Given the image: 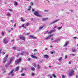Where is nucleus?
Segmentation results:
<instances>
[{
  "label": "nucleus",
  "mask_w": 78,
  "mask_h": 78,
  "mask_svg": "<svg viewBox=\"0 0 78 78\" xmlns=\"http://www.w3.org/2000/svg\"><path fill=\"white\" fill-rule=\"evenodd\" d=\"M56 30H53L49 32L48 30L47 31H46L45 33H44V34H50L51 33H52L53 32H55V31Z\"/></svg>",
  "instance_id": "obj_1"
},
{
  "label": "nucleus",
  "mask_w": 78,
  "mask_h": 78,
  "mask_svg": "<svg viewBox=\"0 0 78 78\" xmlns=\"http://www.w3.org/2000/svg\"><path fill=\"white\" fill-rule=\"evenodd\" d=\"M34 14L35 16H36L39 17H41V16L39 14V13H38V12L37 11L35 12L34 13Z\"/></svg>",
  "instance_id": "obj_2"
},
{
  "label": "nucleus",
  "mask_w": 78,
  "mask_h": 78,
  "mask_svg": "<svg viewBox=\"0 0 78 78\" xmlns=\"http://www.w3.org/2000/svg\"><path fill=\"white\" fill-rule=\"evenodd\" d=\"M13 71H14V69H12L11 71L8 74V75H11V76H14V74L13 73Z\"/></svg>",
  "instance_id": "obj_3"
},
{
  "label": "nucleus",
  "mask_w": 78,
  "mask_h": 78,
  "mask_svg": "<svg viewBox=\"0 0 78 78\" xmlns=\"http://www.w3.org/2000/svg\"><path fill=\"white\" fill-rule=\"evenodd\" d=\"M22 59V58H20L19 59H18L17 61H16L15 62L16 64H18L21 61V60Z\"/></svg>",
  "instance_id": "obj_4"
},
{
  "label": "nucleus",
  "mask_w": 78,
  "mask_h": 78,
  "mask_svg": "<svg viewBox=\"0 0 78 78\" xmlns=\"http://www.w3.org/2000/svg\"><path fill=\"white\" fill-rule=\"evenodd\" d=\"M20 39H22V40H25V37L22 35H20Z\"/></svg>",
  "instance_id": "obj_5"
},
{
  "label": "nucleus",
  "mask_w": 78,
  "mask_h": 78,
  "mask_svg": "<svg viewBox=\"0 0 78 78\" xmlns=\"http://www.w3.org/2000/svg\"><path fill=\"white\" fill-rule=\"evenodd\" d=\"M8 55H6V56L3 58V63H5L6 62V60H7V58H8Z\"/></svg>",
  "instance_id": "obj_6"
},
{
  "label": "nucleus",
  "mask_w": 78,
  "mask_h": 78,
  "mask_svg": "<svg viewBox=\"0 0 78 78\" xmlns=\"http://www.w3.org/2000/svg\"><path fill=\"white\" fill-rule=\"evenodd\" d=\"M43 58H45V59H48L49 58V56L48 55H43Z\"/></svg>",
  "instance_id": "obj_7"
},
{
  "label": "nucleus",
  "mask_w": 78,
  "mask_h": 78,
  "mask_svg": "<svg viewBox=\"0 0 78 78\" xmlns=\"http://www.w3.org/2000/svg\"><path fill=\"white\" fill-rule=\"evenodd\" d=\"M73 73H74V71H73V70H72L71 71V73H70L69 74V76H73Z\"/></svg>",
  "instance_id": "obj_8"
},
{
  "label": "nucleus",
  "mask_w": 78,
  "mask_h": 78,
  "mask_svg": "<svg viewBox=\"0 0 78 78\" xmlns=\"http://www.w3.org/2000/svg\"><path fill=\"white\" fill-rule=\"evenodd\" d=\"M3 42H4V44H7V43H8V41H7L6 39V38H5L3 40Z\"/></svg>",
  "instance_id": "obj_9"
},
{
  "label": "nucleus",
  "mask_w": 78,
  "mask_h": 78,
  "mask_svg": "<svg viewBox=\"0 0 78 78\" xmlns=\"http://www.w3.org/2000/svg\"><path fill=\"white\" fill-rule=\"evenodd\" d=\"M69 43V41H66L65 43V44L63 46L64 47H67V44Z\"/></svg>",
  "instance_id": "obj_10"
},
{
  "label": "nucleus",
  "mask_w": 78,
  "mask_h": 78,
  "mask_svg": "<svg viewBox=\"0 0 78 78\" xmlns=\"http://www.w3.org/2000/svg\"><path fill=\"white\" fill-rule=\"evenodd\" d=\"M53 36V35H50L47 36V37L45 38V39H50V37Z\"/></svg>",
  "instance_id": "obj_11"
},
{
  "label": "nucleus",
  "mask_w": 78,
  "mask_h": 78,
  "mask_svg": "<svg viewBox=\"0 0 78 78\" xmlns=\"http://www.w3.org/2000/svg\"><path fill=\"white\" fill-rule=\"evenodd\" d=\"M58 21H59V20H56L55 21H54L51 22L50 24H53V23H55L56 22H58Z\"/></svg>",
  "instance_id": "obj_12"
},
{
  "label": "nucleus",
  "mask_w": 78,
  "mask_h": 78,
  "mask_svg": "<svg viewBox=\"0 0 78 78\" xmlns=\"http://www.w3.org/2000/svg\"><path fill=\"white\" fill-rule=\"evenodd\" d=\"M13 61V58H10V60L8 64H10V63H11V62Z\"/></svg>",
  "instance_id": "obj_13"
},
{
  "label": "nucleus",
  "mask_w": 78,
  "mask_h": 78,
  "mask_svg": "<svg viewBox=\"0 0 78 78\" xmlns=\"http://www.w3.org/2000/svg\"><path fill=\"white\" fill-rule=\"evenodd\" d=\"M31 57L32 58H34V59H37V57L34 56L33 55H31Z\"/></svg>",
  "instance_id": "obj_14"
},
{
  "label": "nucleus",
  "mask_w": 78,
  "mask_h": 78,
  "mask_svg": "<svg viewBox=\"0 0 78 78\" xmlns=\"http://www.w3.org/2000/svg\"><path fill=\"white\" fill-rule=\"evenodd\" d=\"M30 38H32V39H37V37H34L33 35H30Z\"/></svg>",
  "instance_id": "obj_15"
},
{
  "label": "nucleus",
  "mask_w": 78,
  "mask_h": 78,
  "mask_svg": "<svg viewBox=\"0 0 78 78\" xmlns=\"http://www.w3.org/2000/svg\"><path fill=\"white\" fill-rule=\"evenodd\" d=\"M54 42H55L56 43H58V42H59V39H56V40H55L54 41Z\"/></svg>",
  "instance_id": "obj_16"
},
{
  "label": "nucleus",
  "mask_w": 78,
  "mask_h": 78,
  "mask_svg": "<svg viewBox=\"0 0 78 78\" xmlns=\"http://www.w3.org/2000/svg\"><path fill=\"white\" fill-rule=\"evenodd\" d=\"M30 70L32 71H34V70H35V68L33 67H31L30 68Z\"/></svg>",
  "instance_id": "obj_17"
},
{
  "label": "nucleus",
  "mask_w": 78,
  "mask_h": 78,
  "mask_svg": "<svg viewBox=\"0 0 78 78\" xmlns=\"http://www.w3.org/2000/svg\"><path fill=\"white\" fill-rule=\"evenodd\" d=\"M58 61L59 62H61L62 61V57H60L58 59Z\"/></svg>",
  "instance_id": "obj_18"
},
{
  "label": "nucleus",
  "mask_w": 78,
  "mask_h": 78,
  "mask_svg": "<svg viewBox=\"0 0 78 78\" xmlns=\"http://www.w3.org/2000/svg\"><path fill=\"white\" fill-rule=\"evenodd\" d=\"M2 36H5V32L3 31H2Z\"/></svg>",
  "instance_id": "obj_19"
},
{
  "label": "nucleus",
  "mask_w": 78,
  "mask_h": 78,
  "mask_svg": "<svg viewBox=\"0 0 78 78\" xmlns=\"http://www.w3.org/2000/svg\"><path fill=\"white\" fill-rule=\"evenodd\" d=\"M6 14L7 16H8V17H11V14L8 13Z\"/></svg>",
  "instance_id": "obj_20"
},
{
  "label": "nucleus",
  "mask_w": 78,
  "mask_h": 78,
  "mask_svg": "<svg viewBox=\"0 0 78 78\" xmlns=\"http://www.w3.org/2000/svg\"><path fill=\"white\" fill-rule=\"evenodd\" d=\"M40 67H41V66L39 65H37V68L38 69H40Z\"/></svg>",
  "instance_id": "obj_21"
},
{
  "label": "nucleus",
  "mask_w": 78,
  "mask_h": 78,
  "mask_svg": "<svg viewBox=\"0 0 78 78\" xmlns=\"http://www.w3.org/2000/svg\"><path fill=\"white\" fill-rule=\"evenodd\" d=\"M33 65L34 66V67H36V63H34L33 64Z\"/></svg>",
  "instance_id": "obj_22"
},
{
  "label": "nucleus",
  "mask_w": 78,
  "mask_h": 78,
  "mask_svg": "<svg viewBox=\"0 0 78 78\" xmlns=\"http://www.w3.org/2000/svg\"><path fill=\"white\" fill-rule=\"evenodd\" d=\"M19 68V66L16 67V69L15 71H18Z\"/></svg>",
  "instance_id": "obj_23"
},
{
  "label": "nucleus",
  "mask_w": 78,
  "mask_h": 78,
  "mask_svg": "<svg viewBox=\"0 0 78 78\" xmlns=\"http://www.w3.org/2000/svg\"><path fill=\"white\" fill-rule=\"evenodd\" d=\"M29 8L27 9L28 11H30L31 10V7L30 6H29Z\"/></svg>",
  "instance_id": "obj_24"
},
{
  "label": "nucleus",
  "mask_w": 78,
  "mask_h": 78,
  "mask_svg": "<svg viewBox=\"0 0 78 78\" xmlns=\"http://www.w3.org/2000/svg\"><path fill=\"white\" fill-rule=\"evenodd\" d=\"M14 5L17 6L18 5V3H17V2H14Z\"/></svg>",
  "instance_id": "obj_25"
},
{
  "label": "nucleus",
  "mask_w": 78,
  "mask_h": 78,
  "mask_svg": "<svg viewBox=\"0 0 78 78\" xmlns=\"http://www.w3.org/2000/svg\"><path fill=\"white\" fill-rule=\"evenodd\" d=\"M52 76L53 77H54V78H56V75H55V74H52Z\"/></svg>",
  "instance_id": "obj_26"
},
{
  "label": "nucleus",
  "mask_w": 78,
  "mask_h": 78,
  "mask_svg": "<svg viewBox=\"0 0 78 78\" xmlns=\"http://www.w3.org/2000/svg\"><path fill=\"white\" fill-rule=\"evenodd\" d=\"M20 19L21 21H23V22H24L25 21V20L23 19V18L21 17Z\"/></svg>",
  "instance_id": "obj_27"
},
{
  "label": "nucleus",
  "mask_w": 78,
  "mask_h": 78,
  "mask_svg": "<svg viewBox=\"0 0 78 78\" xmlns=\"http://www.w3.org/2000/svg\"><path fill=\"white\" fill-rule=\"evenodd\" d=\"M76 51V50L75 49H72V52H75Z\"/></svg>",
  "instance_id": "obj_28"
},
{
  "label": "nucleus",
  "mask_w": 78,
  "mask_h": 78,
  "mask_svg": "<svg viewBox=\"0 0 78 78\" xmlns=\"http://www.w3.org/2000/svg\"><path fill=\"white\" fill-rule=\"evenodd\" d=\"M47 19H47V18H45V19H44V18H43L42 19V20H43V21H44L45 20H47Z\"/></svg>",
  "instance_id": "obj_29"
},
{
  "label": "nucleus",
  "mask_w": 78,
  "mask_h": 78,
  "mask_svg": "<svg viewBox=\"0 0 78 78\" xmlns=\"http://www.w3.org/2000/svg\"><path fill=\"white\" fill-rule=\"evenodd\" d=\"M62 28V27H59L58 28V30H61V28Z\"/></svg>",
  "instance_id": "obj_30"
},
{
  "label": "nucleus",
  "mask_w": 78,
  "mask_h": 78,
  "mask_svg": "<svg viewBox=\"0 0 78 78\" xmlns=\"http://www.w3.org/2000/svg\"><path fill=\"white\" fill-rule=\"evenodd\" d=\"M44 28V26H42L41 27L39 28L40 30H41V29H42Z\"/></svg>",
  "instance_id": "obj_31"
},
{
  "label": "nucleus",
  "mask_w": 78,
  "mask_h": 78,
  "mask_svg": "<svg viewBox=\"0 0 78 78\" xmlns=\"http://www.w3.org/2000/svg\"><path fill=\"white\" fill-rule=\"evenodd\" d=\"M62 78H65V76L64 75H62Z\"/></svg>",
  "instance_id": "obj_32"
},
{
  "label": "nucleus",
  "mask_w": 78,
  "mask_h": 78,
  "mask_svg": "<svg viewBox=\"0 0 78 78\" xmlns=\"http://www.w3.org/2000/svg\"><path fill=\"white\" fill-rule=\"evenodd\" d=\"M34 75H35V74H34V73H32L31 75H32V76H34Z\"/></svg>",
  "instance_id": "obj_33"
},
{
  "label": "nucleus",
  "mask_w": 78,
  "mask_h": 78,
  "mask_svg": "<svg viewBox=\"0 0 78 78\" xmlns=\"http://www.w3.org/2000/svg\"><path fill=\"white\" fill-rule=\"evenodd\" d=\"M71 62H72V61H69V64H70Z\"/></svg>",
  "instance_id": "obj_34"
},
{
  "label": "nucleus",
  "mask_w": 78,
  "mask_h": 78,
  "mask_svg": "<svg viewBox=\"0 0 78 78\" xmlns=\"http://www.w3.org/2000/svg\"><path fill=\"white\" fill-rule=\"evenodd\" d=\"M67 56L66 55L65 57V59H67Z\"/></svg>",
  "instance_id": "obj_35"
},
{
  "label": "nucleus",
  "mask_w": 78,
  "mask_h": 78,
  "mask_svg": "<svg viewBox=\"0 0 78 78\" xmlns=\"http://www.w3.org/2000/svg\"><path fill=\"white\" fill-rule=\"evenodd\" d=\"M27 60H28V61H30V60H31V58H29L27 59Z\"/></svg>",
  "instance_id": "obj_36"
},
{
  "label": "nucleus",
  "mask_w": 78,
  "mask_h": 78,
  "mask_svg": "<svg viewBox=\"0 0 78 78\" xmlns=\"http://www.w3.org/2000/svg\"><path fill=\"white\" fill-rule=\"evenodd\" d=\"M21 27H22L23 28H24V27H25V26H24V25H21Z\"/></svg>",
  "instance_id": "obj_37"
},
{
  "label": "nucleus",
  "mask_w": 78,
  "mask_h": 78,
  "mask_svg": "<svg viewBox=\"0 0 78 78\" xmlns=\"http://www.w3.org/2000/svg\"><path fill=\"white\" fill-rule=\"evenodd\" d=\"M29 25V23H27L26 24V26H28Z\"/></svg>",
  "instance_id": "obj_38"
},
{
  "label": "nucleus",
  "mask_w": 78,
  "mask_h": 78,
  "mask_svg": "<svg viewBox=\"0 0 78 78\" xmlns=\"http://www.w3.org/2000/svg\"><path fill=\"white\" fill-rule=\"evenodd\" d=\"M9 11H10V12H12V10L11 9H9Z\"/></svg>",
  "instance_id": "obj_39"
},
{
  "label": "nucleus",
  "mask_w": 78,
  "mask_h": 78,
  "mask_svg": "<svg viewBox=\"0 0 78 78\" xmlns=\"http://www.w3.org/2000/svg\"><path fill=\"white\" fill-rule=\"evenodd\" d=\"M13 48L14 50H16V47H13Z\"/></svg>",
  "instance_id": "obj_40"
},
{
  "label": "nucleus",
  "mask_w": 78,
  "mask_h": 78,
  "mask_svg": "<svg viewBox=\"0 0 78 78\" xmlns=\"http://www.w3.org/2000/svg\"><path fill=\"white\" fill-rule=\"evenodd\" d=\"M25 76V74H24V73L22 74L21 76Z\"/></svg>",
  "instance_id": "obj_41"
},
{
  "label": "nucleus",
  "mask_w": 78,
  "mask_h": 78,
  "mask_svg": "<svg viewBox=\"0 0 78 78\" xmlns=\"http://www.w3.org/2000/svg\"><path fill=\"white\" fill-rule=\"evenodd\" d=\"M55 53L54 52H51L50 53L51 54V55H52V54H53Z\"/></svg>",
  "instance_id": "obj_42"
},
{
  "label": "nucleus",
  "mask_w": 78,
  "mask_h": 78,
  "mask_svg": "<svg viewBox=\"0 0 78 78\" xmlns=\"http://www.w3.org/2000/svg\"><path fill=\"white\" fill-rule=\"evenodd\" d=\"M17 25V23H15L14 25V27H16V25Z\"/></svg>",
  "instance_id": "obj_43"
},
{
  "label": "nucleus",
  "mask_w": 78,
  "mask_h": 78,
  "mask_svg": "<svg viewBox=\"0 0 78 78\" xmlns=\"http://www.w3.org/2000/svg\"><path fill=\"white\" fill-rule=\"evenodd\" d=\"M31 5H33V2H31L30 3Z\"/></svg>",
  "instance_id": "obj_44"
},
{
  "label": "nucleus",
  "mask_w": 78,
  "mask_h": 78,
  "mask_svg": "<svg viewBox=\"0 0 78 78\" xmlns=\"http://www.w3.org/2000/svg\"><path fill=\"white\" fill-rule=\"evenodd\" d=\"M70 55H72V56H75V55L74 54H70Z\"/></svg>",
  "instance_id": "obj_45"
},
{
  "label": "nucleus",
  "mask_w": 78,
  "mask_h": 78,
  "mask_svg": "<svg viewBox=\"0 0 78 78\" xmlns=\"http://www.w3.org/2000/svg\"><path fill=\"white\" fill-rule=\"evenodd\" d=\"M48 76H50V78H52V76H51V75H48Z\"/></svg>",
  "instance_id": "obj_46"
},
{
  "label": "nucleus",
  "mask_w": 78,
  "mask_h": 78,
  "mask_svg": "<svg viewBox=\"0 0 78 78\" xmlns=\"http://www.w3.org/2000/svg\"><path fill=\"white\" fill-rule=\"evenodd\" d=\"M69 11H70L71 12H73V11L72 10H70Z\"/></svg>",
  "instance_id": "obj_47"
},
{
  "label": "nucleus",
  "mask_w": 78,
  "mask_h": 78,
  "mask_svg": "<svg viewBox=\"0 0 78 78\" xmlns=\"http://www.w3.org/2000/svg\"><path fill=\"white\" fill-rule=\"evenodd\" d=\"M24 54V52H22V53L21 54V55H23Z\"/></svg>",
  "instance_id": "obj_48"
},
{
  "label": "nucleus",
  "mask_w": 78,
  "mask_h": 78,
  "mask_svg": "<svg viewBox=\"0 0 78 78\" xmlns=\"http://www.w3.org/2000/svg\"><path fill=\"white\" fill-rule=\"evenodd\" d=\"M48 10H44V12H48Z\"/></svg>",
  "instance_id": "obj_49"
},
{
  "label": "nucleus",
  "mask_w": 78,
  "mask_h": 78,
  "mask_svg": "<svg viewBox=\"0 0 78 78\" xmlns=\"http://www.w3.org/2000/svg\"><path fill=\"white\" fill-rule=\"evenodd\" d=\"M8 65H5V67H8Z\"/></svg>",
  "instance_id": "obj_50"
},
{
  "label": "nucleus",
  "mask_w": 78,
  "mask_h": 78,
  "mask_svg": "<svg viewBox=\"0 0 78 78\" xmlns=\"http://www.w3.org/2000/svg\"><path fill=\"white\" fill-rule=\"evenodd\" d=\"M29 34H30L29 33L25 34V35H28Z\"/></svg>",
  "instance_id": "obj_51"
},
{
  "label": "nucleus",
  "mask_w": 78,
  "mask_h": 78,
  "mask_svg": "<svg viewBox=\"0 0 78 78\" xmlns=\"http://www.w3.org/2000/svg\"><path fill=\"white\" fill-rule=\"evenodd\" d=\"M57 27L56 26H55V27H54L53 29H55V28H56Z\"/></svg>",
  "instance_id": "obj_52"
},
{
  "label": "nucleus",
  "mask_w": 78,
  "mask_h": 78,
  "mask_svg": "<svg viewBox=\"0 0 78 78\" xmlns=\"http://www.w3.org/2000/svg\"><path fill=\"white\" fill-rule=\"evenodd\" d=\"M35 10L33 9H32V11H33V12H34V11Z\"/></svg>",
  "instance_id": "obj_53"
},
{
  "label": "nucleus",
  "mask_w": 78,
  "mask_h": 78,
  "mask_svg": "<svg viewBox=\"0 0 78 78\" xmlns=\"http://www.w3.org/2000/svg\"><path fill=\"white\" fill-rule=\"evenodd\" d=\"M10 30H8V33H10Z\"/></svg>",
  "instance_id": "obj_54"
},
{
  "label": "nucleus",
  "mask_w": 78,
  "mask_h": 78,
  "mask_svg": "<svg viewBox=\"0 0 78 78\" xmlns=\"http://www.w3.org/2000/svg\"><path fill=\"white\" fill-rule=\"evenodd\" d=\"M10 22H11L12 23H13V20H11Z\"/></svg>",
  "instance_id": "obj_55"
},
{
  "label": "nucleus",
  "mask_w": 78,
  "mask_h": 78,
  "mask_svg": "<svg viewBox=\"0 0 78 78\" xmlns=\"http://www.w3.org/2000/svg\"><path fill=\"white\" fill-rule=\"evenodd\" d=\"M23 70V69H21V72H22V71Z\"/></svg>",
  "instance_id": "obj_56"
},
{
  "label": "nucleus",
  "mask_w": 78,
  "mask_h": 78,
  "mask_svg": "<svg viewBox=\"0 0 78 78\" xmlns=\"http://www.w3.org/2000/svg\"><path fill=\"white\" fill-rule=\"evenodd\" d=\"M53 38H51V40L53 41Z\"/></svg>",
  "instance_id": "obj_57"
},
{
  "label": "nucleus",
  "mask_w": 78,
  "mask_h": 78,
  "mask_svg": "<svg viewBox=\"0 0 78 78\" xmlns=\"http://www.w3.org/2000/svg\"><path fill=\"white\" fill-rule=\"evenodd\" d=\"M37 51V50L36 49H34V51Z\"/></svg>",
  "instance_id": "obj_58"
},
{
  "label": "nucleus",
  "mask_w": 78,
  "mask_h": 78,
  "mask_svg": "<svg viewBox=\"0 0 78 78\" xmlns=\"http://www.w3.org/2000/svg\"><path fill=\"white\" fill-rule=\"evenodd\" d=\"M17 51H20V49H18L17 50Z\"/></svg>",
  "instance_id": "obj_59"
},
{
  "label": "nucleus",
  "mask_w": 78,
  "mask_h": 78,
  "mask_svg": "<svg viewBox=\"0 0 78 78\" xmlns=\"http://www.w3.org/2000/svg\"><path fill=\"white\" fill-rule=\"evenodd\" d=\"M45 50H48V49H47V48H45Z\"/></svg>",
  "instance_id": "obj_60"
},
{
  "label": "nucleus",
  "mask_w": 78,
  "mask_h": 78,
  "mask_svg": "<svg viewBox=\"0 0 78 78\" xmlns=\"http://www.w3.org/2000/svg\"><path fill=\"white\" fill-rule=\"evenodd\" d=\"M73 39H76V37H73Z\"/></svg>",
  "instance_id": "obj_61"
},
{
  "label": "nucleus",
  "mask_w": 78,
  "mask_h": 78,
  "mask_svg": "<svg viewBox=\"0 0 78 78\" xmlns=\"http://www.w3.org/2000/svg\"><path fill=\"white\" fill-rule=\"evenodd\" d=\"M14 40H12V42H14Z\"/></svg>",
  "instance_id": "obj_62"
},
{
  "label": "nucleus",
  "mask_w": 78,
  "mask_h": 78,
  "mask_svg": "<svg viewBox=\"0 0 78 78\" xmlns=\"http://www.w3.org/2000/svg\"><path fill=\"white\" fill-rule=\"evenodd\" d=\"M62 11H64V9H62Z\"/></svg>",
  "instance_id": "obj_63"
},
{
  "label": "nucleus",
  "mask_w": 78,
  "mask_h": 78,
  "mask_svg": "<svg viewBox=\"0 0 78 78\" xmlns=\"http://www.w3.org/2000/svg\"><path fill=\"white\" fill-rule=\"evenodd\" d=\"M26 54H27V55H29V54H28V52H27Z\"/></svg>",
  "instance_id": "obj_64"
}]
</instances>
